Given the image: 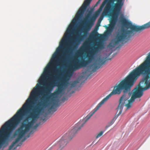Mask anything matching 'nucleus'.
I'll list each match as a JSON object with an SVG mask.
<instances>
[{
  "label": "nucleus",
  "instance_id": "nucleus-23",
  "mask_svg": "<svg viewBox=\"0 0 150 150\" xmlns=\"http://www.w3.org/2000/svg\"><path fill=\"white\" fill-rule=\"evenodd\" d=\"M103 17L102 16H101L99 20V21H100V20H102L103 19Z\"/></svg>",
  "mask_w": 150,
  "mask_h": 150
},
{
  "label": "nucleus",
  "instance_id": "nucleus-18",
  "mask_svg": "<svg viewBox=\"0 0 150 150\" xmlns=\"http://www.w3.org/2000/svg\"><path fill=\"white\" fill-rule=\"evenodd\" d=\"M88 72H90V73L89 74H87L86 75V76H88V77H89V76H91L93 73H91V72H90V71H89V69H87L84 72H83V74H84V75H86V74L88 73Z\"/></svg>",
  "mask_w": 150,
  "mask_h": 150
},
{
  "label": "nucleus",
  "instance_id": "nucleus-12",
  "mask_svg": "<svg viewBox=\"0 0 150 150\" xmlns=\"http://www.w3.org/2000/svg\"><path fill=\"white\" fill-rule=\"evenodd\" d=\"M100 25L98 24L95 27V30L92 32L90 34V37L92 38H94L97 36L98 34L97 30L98 29V27Z\"/></svg>",
  "mask_w": 150,
  "mask_h": 150
},
{
  "label": "nucleus",
  "instance_id": "nucleus-3",
  "mask_svg": "<svg viewBox=\"0 0 150 150\" xmlns=\"http://www.w3.org/2000/svg\"><path fill=\"white\" fill-rule=\"evenodd\" d=\"M107 0H104L102 2L100 8L97 10L93 14V16L90 19L88 23L86 28L83 30V34L79 35H78L77 38H73L70 42V45H66L67 40L70 35L73 32V27L71 33L70 34L67 39L63 47H61L60 44L62 39L65 38V35L67 32L65 33L64 37L60 41L59 46L57 48L56 52L53 54L50 63L48 64L44 69L43 74H49L51 68L54 66V65L59 64L60 63H64L67 60L69 54L71 53L72 50L74 48L76 47L80 44L81 42L84 39L87 34L86 29L89 30L92 26L94 23L96 18L98 16L100 12L102 11L103 8L104 7L107 2ZM75 24L73 25L74 26Z\"/></svg>",
  "mask_w": 150,
  "mask_h": 150
},
{
  "label": "nucleus",
  "instance_id": "nucleus-16",
  "mask_svg": "<svg viewBox=\"0 0 150 150\" xmlns=\"http://www.w3.org/2000/svg\"><path fill=\"white\" fill-rule=\"evenodd\" d=\"M58 103H54L49 108V110H51L52 109H53L54 110V111L55 112L57 110V109L56 108L54 107V106H55L56 107L58 106Z\"/></svg>",
  "mask_w": 150,
  "mask_h": 150
},
{
  "label": "nucleus",
  "instance_id": "nucleus-26",
  "mask_svg": "<svg viewBox=\"0 0 150 150\" xmlns=\"http://www.w3.org/2000/svg\"><path fill=\"white\" fill-rule=\"evenodd\" d=\"M111 59H108L107 60H111Z\"/></svg>",
  "mask_w": 150,
  "mask_h": 150
},
{
  "label": "nucleus",
  "instance_id": "nucleus-14",
  "mask_svg": "<svg viewBox=\"0 0 150 150\" xmlns=\"http://www.w3.org/2000/svg\"><path fill=\"white\" fill-rule=\"evenodd\" d=\"M32 131H31L30 133L27 135H26L25 137H24L21 140V142L18 144L17 145L16 147L14 148V149H15L18 146H20L22 144V142H24L27 138H28L30 136V135L32 134Z\"/></svg>",
  "mask_w": 150,
  "mask_h": 150
},
{
  "label": "nucleus",
  "instance_id": "nucleus-11",
  "mask_svg": "<svg viewBox=\"0 0 150 150\" xmlns=\"http://www.w3.org/2000/svg\"><path fill=\"white\" fill-rule=\"evenodd\" d=\"M111 6L109 3L107 4L105 7L102 14L103 15H106L108 14L111 11Z\"/></svg>",
  "mask_w": 150,
  "mask_h": 150
},
{
  "label": "nucleus",
  "instance_id": "nucleus-17",
  "mask_svg": "<svg viewBox=\"0 0 150 150\" xmlns=\"http://www.w3.org/2000/svg\"><path fill=\"white\" fill-rule=\"evenodd\" d=\"M79 83V82L78 80H76L73 81L71 84V87L72 88L75 87Z\"/></svg>",
  "mask_w": 150,
  "mask_h": 150
},
{
  "label": "nucleus",
  "instance_id": "nucleus-24",
  "mask_svg": "<svg viewBox=\"0 0 150 150\" xmlns=\"http://www.w3.org/2000/svg\"><path fill=\"white\" fill-rule=\"evenodd\" d=\"M100 0H99V1H98L96 3H97L98 4L99 3V2H100Z\"/></svg>",
  "mask_w": 150,
  "mask_h": 150
},
{
  "label": "nucleus",
  "instance_id": "nucleus-10",
  "mask_svg": "<svg viewBox=\"0 0 150 150\" xmlns=\"http://www.w3.org/2000/svg\"><path fill=\"white\" fill-rule=\"evenodd\" d=\"M106 61L103 59L100 58H98L96 62L92 65L93 67L92 71L93 72H95L97 69L100 68L105 63Z\"/></svg>",
  "mask_w": 150,
  "mask_h": 150
},
{
  "label": "nucleus",
  "instance_id": "nucleus-22",
  "mask_svg": "<svg viewBox=\"0 0 150 150\" xmlns=\"http://www.w3.org/2000/svg\"><path fill=\"white\" fill-rule=\"evenodd\" d=\"M39 125V124H37L33 126V128L34 129H36Z\"/></svg>",
  "mask_w": 150,
  "mask_h": 150
},
{
  "label": "nucleus",
  "instance_id": "nucleus-19",
  "mask_svg": "<svg viewBox=\"0 0 150 150\" xmlns=\"http://www.w3.org/2000/svg\"><path fill=\"white\" fill-rule=\"evenodd\" d=\"M115 22L114 20H112L110 22V25L115 27Z\"/></svg>",
  "mask_w": 150,
  "mask_h": 150
},
{
  "label": "nucleus",
  "instance_id": "nucleus-20",
  "mask_svg": "<svg viewBox=\"0 0 150 150\" xmlns=\"http://www.w3.org/2000/svg\"><path fill=\"white\" fill-rule=\"evenodd\" d=\"M94 10V8H91V10L88 11V14L87 16V17H88L92 14L93 11Z\"/></svg>",
  "mask_w": 150,
  "mask_h": 150
},
{
  "label": "nucleus",
  "instance_id": "nucleus-13",
  "mask_svg": "<svg viewBox=\"0 0 150 150\" xmlns=\"http://www.w3.org/2000/svg\"><path fill=\"white\" fill-rule=\"evenodd\" d=\"M32 131H31L30 133L27 135H26L25 137H24L21 140V142L18 144L17 145L16 147L14 148V149H15L18 146H20L22 144V142H24L27 138H28L30 136V135L32 134Z\"/></svg>",
  "mask_w": 150,
  "mask_h": 150
},
{
  "label": "nucleus",
  "instance_id": "nucleus-9",
  "mask_svg": "<svg viewBox=\"0 0 150 150\" xmlns=\"http://www.w3.org/2000/svg\"><path fill=\"white\" fill-rule=\"evenodd\" d=\"M123 0H110V3L112 4L114 1H117V3L115 4L112 7L113 11L115 12H119L121 10L123 5Z\"/></svg>",
  "mask_w": 150,
  "mask_h": 150
},
{
  "label": "nucleus",
  "instance_id": "nucleus-21",
  "mask_svg": "<svg viewBox=\"0 0 150 150\" xmlns=\"http://www.w3.org/2000/svg\"><path fill=\"white\" fill-rule=\"evenodd\" d=\"M103 131H101L99 133H98L97 136H96V138H97L98 137L101 136L103 134Z\"/></svg>",
  "mask_w": 150,
  "mask_h": 150
},
{
  "label": "nucleus",
  "instance_id": "nucleus-7",
  "mask_svg": "<svg viewBox=\"0 0 150 150\" xmlns=\"http://www.w3.org/2000/svg\"><path fill=\"white\" fill-rule=\"evenodd\" d=\"M92 0H85L81 6L79 8L75 18L73 20L71 24L70 25L65 35V38L62 39V41H66L69 35L72 31L73 26L76 23L77 21L79 20L83 16L86 11L87 7L89 6Z\"/></svg>",
  "mask_w": 150,
  "mask_h": 150
},
{
  "label": "nucleus",
  "instance_id": "nucleus-4",
  "mask_svg": "<svg viewBox=\"0 0 150 150\" xmlns=\"http://www.w3.org/2000/svg\"><path fill=\"white\" fill-rule=\"evenodd\" d=\"M112 96L110 93L105 98L103 99L95 107L86 117L76 123L74 127L70 131L63 135L60 140L58 142L57 145L59 147V150H61L67 144L68 142L74 136L77 132L79 130L85 123L96 112L99 108L107 102Z\"/></svg>",
  "mask_w": 150,
  "mask_h": 150
},
{
  "label": "nucleus",
  "instance_id": "nucleus-15",
  "mask_svg": "<svg viewBox=\"0 0 150 150\" xmlns=\"http://www.w3.org/2000/svg\"><path fill=\"white\" fill-rule=\"evenodd\" d=\"M114 28V27L110 25L108 27H107V31L106 32V34L107 35H110L111 34Z\"/></svg>",
  "mask_w": 150,
  "mask_h": 150
},
{
  "label": "nucleus",
  "instance_id": "nucleus-5",
  "mask_svg": "<svg viewBox=\"0 0 150 150\" xmlns=\"http://www.w3.org/2000/svg\"><path fill=\"white\" fill-rule=\"evenodd\" d=\"M134 91L132 93L131 98L128 100L129 98L127 97L125 94L121 97L118 106L117 108V112H119L117 115H115L114 117L108 122V125L105 127L107 129L111 126L114 122L118 117L122 113L123 107L125 106L127 107V109L130 108L132 103L134 101L136 98H140L143 95L142 93L136 88L134 89Z\"/></svg>",
  "mask_w": 150,
  "mask_h": 150
},
{
  "label": "nucleus",
  "instance_id": "nucleus-2",
  "mask_svg": "<svg viewBox=\"0 0 150 150\" xmlns=\"http://www.w3.org/2000/svg\"><path fill=\"white\" fill-rule=\"evenodd\" d=\"M150 52L145 60L131 71L118 84L114 87L113 95L120 94L123 90L124 94L130 93L131 88L141 75L143 77L136 87L143 95V91L150 88Z\"/></svg>",
  "mask_w": 150,
  "mask_h": 150
},
{
  "label": "nucleus",
  "instance_id": "nucleus-1",
  "mask_svg": "<svg viewBox=\"0 0 150 150\" xmlns=\"http://www.w3.org/2000/svg\"><path fill=\"white\" fill-rule=\"evenodd\" d=\"M54 69V73L50 78V81L47 83L46 86L43 88L41 94L42 97L40 98V101L33 107V108H31L32 105L36 100L37 93L40 87V85L37 84L31 91L29 96L22 107L2 126L0 129V149L8 145L12 138L11 135L12 132L20 123L26 113H29L30 114L13 133V136H17V137L9 146L8 150H11L29 131L35 121L39 118L43 108L48 105V102L51 98L56 97L61 94L65 88L68 86L69 83L66 79L71 76L72 72L71 70L69 71L65 77L60 82L57 83L56 81L57 77V74L59 72L60 68Z\"/></svg>",
  "mask_w": 150,
  "mask_h": 150
},
{
  "label": "nucleus",
  "instance_id": "nucleus-8",
  "mask_svg": "<svg viewBox=\"0 0 150 150\" xmlns=\"http://www.w3.org/2000/svg\"><path fill=\"white\" fill-rule=\"evenodd\" d=\"M126 27L131 30L126 29V40H128L135 34L134 32L140 33L145 29L150 27V21L148 23L142 25H133L131 22H126Z\"/></svg>",
  "mask_w": 150,
  "mask_h": 150
},
{
  "label": "nucleus",
  "instance_id": "nucleus-25",
  "mask_svg": "<svg viewBox=\"0 0 150 150\" xmlns=\"http://www.w3.org/2000/svg\"><path fill=\"white\" fill-rule=\"evenodd\" d=\"M98 5V4L97 3H96L95 5V6L96 7Z\"/></svg>",
  "mask_w": 150,
  "mask_h": 150
},
{
  "label": "nucleus",
  "instance_id": "nucleus-6",
  "mask_svg": "<svg viewBox=\"0 0 150 150\" xmlns=\"http://www.w3.org/2000/svg\"><path fill=\"white\" fill-rule=\"evenodd\" d=\"M96 47H94L91 53L88 56L87 59L85 60L84 59H81V61L79 59L75 60L72 63L70 70L72 71L81 68L86 67L89 63H91L93 58V56L95 53L98 52L99 50L103 49L104 45L103 43L98 42L96 44Z\"/></svg>",
  "mask_w": 150,
  "mask_h": 150
}]
</instances>
